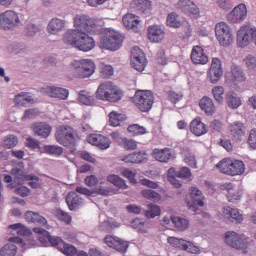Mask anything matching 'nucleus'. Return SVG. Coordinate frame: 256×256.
Here are the masks:
<instances>
[{"instance_id":"63","label":"nucleus","mask_w":256,"mask_h":256,"mask_svg":"<svg viewBox=\"0 0 256 256\" xmlns=\"http://www.w3.org/2000/svg\"><path fill=\"white\" fill-rule=\"evenodd\" d=\"M101 76L103 77V79H109V77H112L114 70H113V66L111 65H104L101 68Z\"/></svg>"},{"instance_id":"12","label":"nucleus","mask_w":256,"mask_h":256,"mask_svg":"<svg viewBox=\"0 0 256 256\" xmlns=\"http://www.w3.org/2000/svg\"><path fill=\"white\" fill-rule=\"evenodd\" d=\"M131 65L139 73L145 71V67H147L145 53L138 46H134L131 50Z\"/></svg>"},{"instance_id":"46","label":"nucleus","mask_w":256,"mask_h":256,"mask_svg":"<svg viewBox=\"0 0 256 256\" xmlns=\"http://www.w3.org/2000/svg\"><path fill=\"white\" fill-rule=\"evenodd\" d=\"M44 151L48 155H56V157L63 155V147L57 145H45Z\"/></svg>"},{"instance_id":"5","label":"nucleus","mask_w":256,"mask_h":256,"mask_svg":"<svg viewBox=\"0 0 256 256\" xmlns=\"http://www.w3.org/2000/svg\"><path fill=\"white\" fill-rule=\"evenodd\" d=\"M216 167L220 169V173L231 175L232 177H235V175H243V173H245V164L240 160L224 158L216 165Z\"/></svg>"},{"instance_id":"35","label":"nucleus","mask_w":256,"mask_h":256,"mask_svg":"<svg viewBox=\"0 0 256 256\" xmlns=\"http://www.w3.org/2000/svg\"><path fill=\"white\" fill-rule=\"evenodd\" d=\"M24 218L28 223H36L38 225H45L47 223V219L45 217L33 211H27Z\"/></svg>"},{"instance_id":"58","label":"nucleus","mask_w":256,"mask_h":256,"mask_svg":"<svg viewBox=\"0 0 256 256\" xmlns=\"http://www.w3.org/2000/svg\"><path fill=\"white\" fill-rule=\"evenodd\" d=\"M133 229H139L141 233H147V228L145 227V221L143 219L136 218L131 222Z\"/></svg>"},{"instance_id":"24","label":"nucleus","mask_w":256,"mask_h":256,"mask_svg":"<svg viewBox=\"0 0 256 256\" xmlns=\"http://www.w3.org/2000/svg\"><path fill=\"white\" fill-rule=\"evenodd\" d=\"M165 38V31L161 29V26L153 25L148 27V39L152 43H159Z\"/></svg>"},{"instance_id":"40","label":"nucleus","mask_w":256,"mask_h":256,"mask_svg":"<svg viewBox=\"0 0 256 256\" xmlns=\"http://www.w3.org/2000/svg\"><path fill=\"white\" fill-rule=\"evenodd\" d=\"M107 181H109V183H112V185H114L115 187H118V189H129V186H127L125 180L115 174L109 175L107 177Z\"/></svg>"},{"instance_id":"53","label":"nucleus","mask_w":256,"mask_h":256,"mask_svg":"<svg viewBox=\"0 0 256 256\" xmlns=\"http://www.w3.org/2000/svg\"><path fill=\"white\" fill-rule=\"evenodd\" d=\"M166 23L169 27H174V29H179V27H181V22L177 20V15L175 13H170L168 15Z\"/></svg>"},{"instance_id":"52","label":"nucleus","mask_w":256,"mask_h":256,"mask_svg":"<svg viewBox=\"0 0 256 256\" xmlns=\"http://www.w3.org/2000/svg\"><path fill=\"white\" fill-rule=\"evenodd\" d=\"M128 131L129 133H132V135H145V133H147V129L139 124H132L128 126Z\"/></svg>"},{"instance_id":"54","label":"nucleus","mask_w":256,"mask_h":256,"mask_svg":"<svg viewBox=\"0 0 256 256\" xmlns=\"http://www.w3.org/2000/svg\"><path fill=\"white\" fill-rule=\"evenodd\" d=\"M121 142L126 151H135L137 149V141L133 139L122 138Z\"/></svg>"},{"instance_id":"47","label":"nucleus","mask_w":256,"mask_h":256,"mask_svg":"<svg viewBox=\"0 0 256 256\" xmlns=\"http://www.w3.org/2000/svg\"><path fill=\"white\" fill-rule=\"evenodd\" d=\"M212 93L217 103H223V101H225V98H223V95L225 93V88H223V86L214 87L212 89Z\"/></svg>"},{"instance_id":"14","label":"nucleus","mask_w":256,"mask_h":256,"mask_svg":"<svg viewBox=\"0 0 256 256\" xmlns=\"http://www.w3.org/2000/svg\"><path fill=\"white\" fill-rule=\"evenodd\" d=\"M168 243L170 245H173L174 247H177L178 249H181L182 251H188V253H200V249L197 246H194L193 243L181 239V238H177V237H168Z\"/></svg>"},{"instance_id":"61","label":"nucleus","mask_w":256,"mask_h":256,"mask_svg":"<svg viewBox=\"0 0 256 256\" xmlns=\"http://www.w3.org/2000/svg\"><path fill=\"white\" fill-rule=\"evenodd\" d=\"M176 177L179 179H189L191 177V169L188 167H182L179 171L175 173Z\"/></svg>"},{"instance_id":"22","label":"nucleus","mask_w":256,"mask_h":256,"mask_svg":"<svg viewBox=\"0 0 256 256\" xmlns=\"http://www.w3.org/2000/svg\"><path fill=\"white\" fill-rule=\"evenodd\" d=\"M191 61L194 65H206L209 63V57L205 55V50L201 46H194L191 52Z\"/></svg>"},{"instance_id":"20","label":"nucleus","mask_w":256,"mask_h":256,"mask_svg":"<svg viewBox=\"0 0 256 256\" xmlns=\"http://www.w3.org/2000/svg\"><path fill=\"white\" fill-rule=\"evenodd\" d=\"M88 143L102 150L109 149V147L111 146V141L109 140V138L101 134H91L90 136H88Z\"/></svg>"},{"instance_id":"59","label":"nucleus","mask_w":256,"mask_h":256,"mask_svg":"<svg viewBox=\"0 0 256 256\" xmlns=\"http://www.w3.org/2000/svg\"><path fill=\"white\" fill-rule=\"evenodd\" d=\"M26 147L35 151V149H41V142L35 138L29 137L26 139Z\"/></svg>"},{"instance_id":"18","label":"nucleus","mask_w":256,"mask_h":256,"mask_svg":"<svg viewBox=\"0 0 256 256\" xmlns=\"http://www.w3.org/2000/svg\"><path fill=\"white\" fill-rule=\"evenodd\" d=\"M245 17H247V6L239 4L228 14L227 19L230 23H239L244 21Z\"/></svg>"},{"instance_id":"56","label":"nucleus","mask_w":256,"mask_h":256,"mask_svg":"<svg viewBox=\"0 0 256 256\" xmlns=\"http://www.w3.org/2000/svg\"><path fill=\"white\" fill-rule=\"evenodd\" d=\"M244 63L249 71H256V57L248 55L244 58Z\"/></svg>"},{"instance_id":"30","label":"nucleus","mask_w":256,"mask_h":256,"mask_svg":"<svg viewBox=\"0 0 256 256\" xmlns=\"http://www.w3.org/2000/svg\"><path fill=\"white\" fill-rule=\"evenodd\" d=\"M47 93L49 97H53L54 99H60L65 101L69 97V90L61 87H49L47 88Z\"/></svg>"},{"instance_id":"55","label":"nucleus","mask_w":256,"mask_h":256,"mask_svg":"<svg viewBox=\"0 0 256 256\" xmlns=\"http://www.w3.org/2000/svg\"><path fill=\"white\" fill-rule=\"evenodd\" d=\"M62 253L66 256H75L77 255V247L64 243L63 248L61 249Z\"/></svg>"},{"instance_id":"43","label":"nucleus","mask_w":256,"mask_h":256,"mask_svg":"<svg viewBox=\"0 0 256 256\" xmlns=\"http://www.w3.org/2000/svg\"><path fill=\"white\" fill-rule=\"evenodd\" d=\"M226 213L230 216L232 223H241L243 221V215L239 213L238 209L228 207L226 208Z\"/></svg>"},{"instance_id":"36","label":"nucleus","mask_w":256,"mask_h":256,"mask_svg":"<svg viewBox=\"0 0 256 256\" xmlns=\"http://www.w3.org/2000/svg\"><path fill=\"white\" fill-rule=\"evenodd\" d=\"M226 105L230 109H239L241 107V98L235 92L226 93Z\"/></svg>"},{"instance_id":"34","label":"nucleus","mask_w":256,"mask_h":256,"mask_svg":"<svg viewBox=\"0 0 256 256\" xmlns=\"http://www.w3.org/2000/svg\"><path fill=\"white\" fill-rule=\"evenodd\" d=\"M199 106L206 115H213L215 113V104L213 100L207 96H204L200 102Z\"/></svg>"},{"instance_id":"48","label":"nucleus","mask_w":256,"mask_h":256,"mask_svg":"<svg viewBox=\"0 0 256 256\" xmlns=\"http://www.w3.org/2000/svg\"><path fill=\"white\" fill-rule=\"evenodd\" d=\"M119 227H121V224L117 221H104L101 225L102 231H106L107 233H111V231L119 229Z\"/></svg>"},{"instance_id":"23","label":"nucleus","mask_w":256,"mask_h":256,"mask_svg":"<svg viewBox=\"0 0 256 256\" xmlns=\"http://www.w3.org/2000/svg\"><path fill=\"white\" fill-rule=\"evenodd\" d=\"M75 191L76 193L86 195L87 197H93L95 193L97 195H102L103 197H109V195H111V190L104 187L96 188L94 191H91L85 187L78 186L76 187Z\"/></svg>"},{"instance_id":"11","label":"nucleus","mask_w":256,"mask_h":256,"mask_svg":"<svg viewBox=\"0 0 256 256\" xmlns=\"http://www.w3.org/2000/svg\"><path fill=\"white\" fill-rule=\"evenodd\" d=\"M225 243L233 249L243 251L244 255H247V253H249V251L247 250V248L249 247V243L241 238V236H239V234H237L236 232H226Z\"/></svg>"},{"instance_id":"62","label":"nucleus","mask_w":256,"mask_h":256,"mask_svg":"<svg viewBox=\"0 0 256 256\" xmlns=\"http://www.w3.org/2000/svg\"><path fill=\"white\" fill-rule=\"evenodd\" d=\"M221 129H223V124L219 120H213L210 122L209 130L212 133H221Z\"/></svg>"},{"instance_id":"41","label":"nucleus","mask_w":256,"mask_h":256,"mask_svg":"<svg viewBox=\"0 0 256 256\" xmlns=\"http://www.w3.org/2000/svg\"><path fill=\"white\" fill-rule=\"evenodd\" d=\"M126 119L127 117L125 115L119 114L117 112H111L109 114V121L112 127H119V125H121V123H123V121H125Z\"/></svg>"},{"instance_id":"1","label":"nucleus","mask_w":256,"mask_h":256,"mask_svg":"<svg viewBox=\"0 0 256 256\" xmlns=\"http://www.w3.org/2000/svg\"><path fill=\"white\" fill-rule=\"evenodd\" d=\"M75 30H68L64 34L63 41L68 45H72L79 51L87 53L95 48V40L88 33L97 31V22L95 19L85 15H77L74 18Z\"/></svg>"},{"instance_id":"25","label":"nucleus","mask_w":256,"mask_h":256,"mask_svg":"<svg viewBox=\"0 0 256 256\" xmlns=\"http://www.w3.org/2000/svg\"><path fill=\"white\" fill-rule=\"evenodd\" d=\"M178 9H181L183 13L188 15H199V7L195 5L191 0H180L178 2Z\"/></svg>"},{"instance_id":"8","label":"nucleus","mask_w":256,"mask_h":256,"mask_svg":"<svg viewBox=\"0 0 256 256\" xmlns=\"http://www.w3.org/2000/svg\"><path fill=\"white\" fill-rule=\"evenodd\" d=\"M56 140L63 147H75L77 139L70 126H61L55 133Z\"/></svg>"},{"instance_id":"17","label":"nucleus","mask_w":256,"mask_h":256,"mask_svg":"<svg viewBox=\"0 0 256 256\" xmlns=\"http://www.w3.org/2000/svg\"><path fill=\"white\" fill-rule=\"evenodd\" d=\"M208 77L210 82L214 85L221 80V77H223V68L221 67V60H219V58L212 59Z\"/></svg>"},{"instance_id":"44","label":"nucleus","mask_w":256,"mask_h":256,"mask_svg":"<svg viewBox=\"0 0 256 256\" xmlns=\"http://www.w3.org/2000/svg\"><path fill=\"white\" fill-rule=\"evenodd\" d=\"M161 215V208L156 204H148V210L145 211L147 219H155Z\"/></svg>"},{"instance_id":"33","label":"nucleus","mask_w":256,"mask_h":256,"mask_svg":"<svg viewBox=\"0 0 256 256\" xmlns=\"http://www.w3.org/2000/svg\"><path fill=\"white\" fill-rule=\"evenodd\" d=\"M153 157L160 163H169V161L173 159V154H171V151L167 148L163 150L155 149L153 151Z\"/></svg>"},{"instance_id":"10","label":"nucleus","mask_w":256,"mask_h":256,"mask_svg":"<svg viewBox=\"0 0 256 256\" xmlns=\"http://www.w3.org/2000/svg\"><path fill=\"white\" fill-rule=\"evenodd\" d=\"M204 199L205 196H203V192H201V190L196 187H191L188 198H186L188 209L194 213H197V211H199V207H204Z\"/></svg>"},{"instance_id":"4","label":"nucleus","mask_w":256,"mask_h":256,"mask_svg":"<svg viewBox=\"0 0 256 256\" xmlns=\"http://www.w3.org/2000/svg\"><path fill=\"white\" fill-rule=\"evenodd\" d=\"M123 45V37L115 30H107L101 37L99 42L100 49H107L108 51H117Z\"/></svg>"},{"instance_id":"29","label":"nucleus","mask_w":256,"mask_h":256,"mask_svg":"<svg viewBox=\"0 0 256 256\" xmlns=\"http://www.w3.org/2000/svg\"><path fill=\"white\" fill-rule=\"evenodd\" d=\"M190 131L196 137H201V135H205L208 129L205 123L201 122V118H196L190 123Z\"/></svg>"},{"instance_id":"51","label":"nucleus","mask_w":256,"mask_h":256,"mask_svg":"<svg viewBox=\"0 0 256 256\" xmlns=\"http://www.w3.org/2000/svg\"><path fill=\"white\" fill-rule=\"evenodd\" d=\"M17 143H19V139L15 135H8L4 139V147H6V149H13V147H17Z\"/></svg>"},{"instance_id":"32","label":"nucleus","mask_w":256,"mask_h":256,"mask_svg":"<svg viewBox=\"0 0 256 256\" xmlns=\"http://www.w3.org/2000/svg\"><path fill=\"white\" fill-rule=\"evenodd\" d=\"M65 29V20L59 18H53L47 26V31L51 35H57V33H61Z\"/></svg>"},{"instance_id":"39","label":"nucleus","mask_w":256,"mask_h":256,"mask_svg":"<svg viewBox=\"0 0 256 256\" xmlns=\"http://www.w3.org/2000/svg\"><path fill=\"white\" fill-rule=\"evenodd\" d=\"M78 101L82 103V105L92 106L95 105L96 100L94 96L89 95V92L82 90L79 92Z\"/></svg>"},{"instance_id":"60","label":"nucleus","mask_w":256,"mask_h":256,"mask_svg":"<svg viewBox=\"0 0 256 256\" xmlns=\"http://www.w3.org/2000/svg\"><path fill=\"white\" fill-rule=\"evenodd\" d=\"M15 101L18 105L22 103V107H25L27 103H33V97L27 95V92H22V97H16Z\"/></svg>"},{"instance_id":"49","label":"nucleus","mask_w":256,"mask_h":256,"mask_svg":"<svg viewBox=\"0 0 256 256\" xmlns=\"http://www.w3.org/2000/svg\"><path fill=\"white\" fill-rule=\"evenodd\" d=\"M142 196L145 199H149L150 201H159L161 199V195L154 190L146 189L142 191Z\"/></svg>"},{"instance_id":"9","label":"nucleus","mask_w":256,"mask_h":256,"mask_svg":"<svg viewBox=\"0 0 256 256\" xmlns=\"http://www.w3.org/2000/svg\"><path fill=\"white\" fill-rule=\"evenodd\" d=\"M20 23L21 19H19V15L13 10H8L0 14V29L4 31H11V29L19 26Z\"/></svg>"},{"instance_id":"6","label":"nucleus","mask_w":256,"mask_h":256,"mask_svg":"<svg viewBox=\"0 0 256 256\" xmlns=\"http://www.w3.org/2000/svg\"><path fill=\"white\" fill-rule=\"evenodd\" d=\"M132 101L142 113H147L151 111L155 97L150 90H138L132 98Z\"/></svg>"},{"instance_id":"27","label":"nucleus","mask_w":256,"mask_h":256,"mask_svg":"<svg viewBox=\"0 0 256 256\" xmlns=\"http://www.w3.org/2000/svg\"><path fill=\"white\" fill-rule=\"evenodd\" d=\"M11 173L15 175L14 181H39V178L37 176L33 175H27V172H25V167L22 163V169L21 168H13L11 170Z\"/></svg>"},{"instance_id":"26","label":"nucleus","mask_w":256,"mask_h":256,"mask_svg":"<svg viewBox=\"0 0 256 256\" xmlns=\"http://www.w3.org/2000/svg\"><path fill=\"white\" fill-rule=\"evenodd\" d=\"M227 81L230 83H243L245 81V73L239 66H233L231 68V73L226 75Z\"/></svg>"},{"instance_id":"13","label":"nucleus","mask_w":256,"mask_h":256,"mask_svg":"<svg viewBox=\"0 0 256 256\" xmlns=\"http://www.w3.org/2000/svg\"><path fill=\"white\" fill-rule=\"evenodd\" d=\"M255 32V27L251 25L242 26L237 32V45L238 47H247L251 41H253V34Z\"/></svg>"},{"instance_id":"42","label":"nucleus","mask_w":256,"mask_h":256,"mask_svg":"<svg viewBox=\"0 0 256 256\" xmlns=\"http://www.w3.org/2000/svg\"><path fill=\"white\" fill-rule=\"evenodd\" d=\"M10 243H17L18 245H23V247H26V249H29L30 247H35L37 245V242L35 240H24L21 237H10L8 240Z\"/></svg>"},{"instance_id":"31","label":"nucleus","mask_w":256,"mask_h":256,"mask_svg":"<svg viewBox=\"0 0 256 256\" xmlns=\"http://www.w3.org/2000/svg\"><path fill=\"white\" fill-rule=\"evenodd\" d=\"M66 203L70 211H77V209L81 207L83 200L81 199V197H79V195H77V193L70 192L66 196Z\"/></svg>"},{"instance_id":"57","label":"nucleus","mask_w":256,"mask_h":256,"mask_svg":"<svg viewBox=\"0 0 256 256\" xmlns=\"http://www.w3.org/2000/svg\"><path fill=\"white\" fill-rule=\"evenodd\" d=\"M56 217H57V219H59V221H63L67 225H69V223H71V215H69L67 212H65L61 209L56 210Z\"/></svg>"},{"instance_id":"3","label":"nucleus","mask_w":256,"mask_h":256,"mask_svg":"<svg viewBox=\"0 0 256 256\" xmlns=\"http://www.w3.org/2000/svg\"><path fill=\"white\" fill-rule=\"evenodd\" d=\"M70 68L74 77L79 79H86L95 73V63L89 59L74 60Z\"/></svg>"},{"instance_id":"28","label":"nucleus","mask_w":256,"mask_h":256,"mask_svg":"<svg viewBox=\"0 0 256 256\" xmlns=\"http://www.w3.org/2000/svg\"><path fill=\"white\" fill-rule=\"evenodd\" d=\"M122 23L126 27V29H132V31L137 32L141 20H139V16L128 13L122 18Z\"/></svg>"},{"instance_id":"16","label":"nucleus","mask_w":256,"mask_h":256,"mask_svg":"<svg viewBox=\"0 0 256 256\" xmlns=\"http://www.w3.org/2000/svg\"><path fill=\"white\" fill-rule=\"evenodd\" d=\"M104 243L119 253H127V249H129V242L117 236L107 235L104 238Z\"/></svg>"},{"instance_id":"7","label":"nucleus","mask_w":256,"mask_h":256,"mask_svg":"<svg viewBox=\"0 0 256 256\" xmlns=\"http://www.w3.org/2000/svg\"><path fill=\"white\" fill-rule=\"evenodd\" d=\"M215 34L217 41H219L222 47H229V45L235 41L231 28L225 22L216 24Z\"/></svg>"},{"instance_id":"19","label":"nucleus","mask_w":256,"mask_h":256,"mask_svg":"<svg viewBox=\"0 0 256 256\" xmlns=\"http://www.w3.org/2000/svg\"><path fill=\"white\" fill-rule=\"evenodd\" d=\"M32 131L37 137L41 139H47L51 135L53 128L46 122H36L32 124Z\"/></svg>"},{"instance_id":"38","label":"nucleus","mask_w":256,"mask_h":256,"mask_svg":"<svg viewBox=\"0 0 256 256\" xmlns=\"http://www.w3.org/2000/svg\"><path fill=\"white\" fill-rule=\"evenodd\" d=\"M9 229L16 231L17 235H20V237H31V235H33V232L21 223L12 224L9 226Z\"/></svg>"},{"instance_id":"50","label":"nucleus","mask_w":256,"mask_h":256,"mask_svg":"<svg viewBox=\"0 0 256 256\" xmlns=\"http://www.w3.org/2000/svg\"><path fill=\"white\" fill-rule=\"evenodd\" d=\"M39 31H41V28H39V26L33 23L27 24L24 30L26 37H35V35H37Z\"/></svg>"},{"instance_id":"2","label":"nucleus","mask_w":256,"mask_h":256,"mask_svg":"<svg viewBox=\"0 0 256 256\" xmlns=\"http://www.w3.org/2000/svg\"><path fill=\"white\" fill-rule=\"evenodd\" d=\"M96 99L109 101V103H119L123 99V91L112 82H104L98 86Z\"/></svg>"},{"instance_id":"45","label":"nucleus","mask_w":256,"mask_h":256,"mask_svg":"<svg viewBox=\"0 0 256 256\" xmlns=\"http://www.w3.org/2000/svg\"><path fill=\"white\" fill-rule=\"evenodd\" d=\"M17 255V246L15 244H5L0 249V256H15Z\"/></svg>"},{"instance_id":"64","label":"nucleus","mask_w":256,"mask_h":256,"mask_svg":"<svg viewBox=\"0 0 256 256\" xmlns=\"http://www.w3.org/2000/svg\"><path fill=\"white\" fill-rule=\"evenodd\" d=\"M247 143L251 149H256V129L250 130Z\"/></svg>"},{"instance_id":"37","label":"nucleus","mask_w":256,"mask_h":256,"mask_svg":"<svg viewBox=\"0 0 256 256\" xmlns=\"http://www.w3.org/2000/svg\"><path fill=\"white\" fill-rule=\"evenodd\" d=\"M171 222L178 231H187V229H189V220H187V218L172 216Z\"/></svg>"},{"instance_id":"15","label":"nucleus","mask_w":256,"mask_h":256,"mask_svg":"<svg viewBox=\"0 0 256 256\" xmlns=\"http://www.w3.org/2000/svg\"><path fill=\"white\" fill-rule=\"evenodd\" d=\"M34 233H36L37 235H39L38 239L40 241V243H47V241H49V243L52 245V247H57V245H61V243H65L63 242V239L59 236H51V234L49 233V231L40 228V227H35L33 228Z\"/></svg>"},{"instance_id":"21","label":"nucleus","mask_w":256,"mask_h":256,"mask_svg":"<svg viewBox=\"0 0 256 256\" xmlns=\"http://www.w3.org/2000/svg\"><path fill=\"white\" fill-rule=\"evenodd\" d=\"M229 129L233 141L236 143L243 141V137H245V125L242 122L236 121L232 123Z\"/></svg>"}]
</instances>
